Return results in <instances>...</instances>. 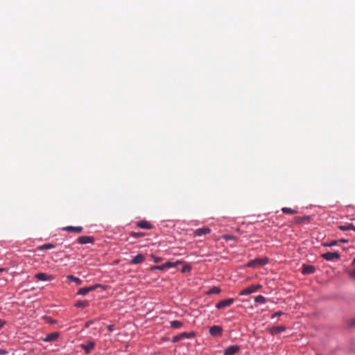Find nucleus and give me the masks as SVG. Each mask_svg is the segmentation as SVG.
<instances>
[{"mask_svg": "<svg viewBox=\"0 0 355 355\" xmlns=\"http://www.w3.org/2000/svg\"><path fill=\"white\" fill-rule=\"evenodd\" d=\"M240 350V346L231 345L225 349L223 355H234Z\"/></svg>", "mask_w": 355, "mask_h": 355, "instance_id": "obj_7", "label": "nucleus"}, {"mask_svg": "<svg viewBox=\"0 0 355 355\" xmlns=\"http://www.w3.org/2000/svg\"><path fill=\"white\" fill-rule=\"evenodd\" d=\"M268 262V259L267 257L264 258H257L249 261L247 264L248 267L255 268L258 266H261L267 264Z\"/></svg>", "mask_w": 355, "mask_h": 355, "instance_id": "obj_1", "label": "nucleus"}, {"mask_svg": "<svg viewBox=\"0 0 355 355\" xmlns=\"http://www.w3.org/2000/svg\"><path fill=\"white\" fill-rule=\"evenodd\" d=\"M222 238L226 241H230V240L236 241V238L234 236L231 235V234H224L222 236Z\"/></svg>", "mask_w": 355, "mask_h": 355, "instance_id": "obj_30", "label": "nucleus"}, {"mask_svg": "<svg viewBox=\"0 0 355 355\" xmlns=\"http://www.w3.org/2000/svg\"><path fill=\"white\" fill-rule=\"evenodd\" d=\"M137 225L141 229L151 230L153 228V225L148 221L145 220L139 221L137 223Z\"/></svg>", "mask_w": 355, "mask_h": 355, "instance_id": "obj_17", "label": "nucleus"}, {"mask_svg": "<svg viewBox=\"0 0 355 355\" xmlns=\"http://www.w3.org/2000/svg\"><path fill=\"white\" fill-rule=\"evenodd\" d=\"M223 333V329L220 326H213L209 328V334L212 336H221Z\"/></svg>", "mask_w": 355, "mask_h": 355, "instance_id": "obj_8", "label": "nucleus"}, {"mask_svg": "<svg viewBox=\"0 0 355 355\" xmlns=\"http://www.w3.org/2000/svg\"><path fill=\"white\" fill-rule=\"evenodd\" d=\"M95 347V343L93 341H88L85 344H81L80 347L85 351L86 354H89Z\"/></svg>", "mask_w": 355, "mask_h": 355, "instance_id": "obj_9", "label": "nucleus"}, {"mask_svg": "<svg viewBox=\"0 0 355 355\" xmlns=\"http://www.w3.org/2000/svg\"><path fill=\"white\" fill-rule=\"evenodd\" d=\"M191 266L190 265L185 264V265L182 267V268L181 271H182V272H189V271H191Z\"/></svg>", "mask_w": 355, "mask_h": 355, "instance_id": "obj_32", "label": "nucleus"}, {"mask_svg": "<svg viewBox=\"0 0 355 355\" xmlns=\"http://www.w3.org/2000/svg\"><path fill=\"white\" fill-rule=\"evenodd\" d=\"M164 270V264L160 265V266H153L150 267V270Z\"/></svg>", "mask_w": 355, "mask_h": 355, "instance_id": "obj_31", "label": "nucleus"}, {"mask_svg": "<svg viewBox=\"0 0 355 355\" xmlns=\"http://www.w3.org/2000/svg\"><path fill=\"white\" fill-rule=\"evenodd\" d=\"M35 277L40 281H51L53 279L52 275H47L44 272L37 273Z\"/></svg>", "mask_w": 355, "mask_h": 355, "instance_id": "obj_11", "label": "nucleus"}, {"mask_svg": "<svg viewBox=\"0 0 355 355\" xmlns=\"http://www.w3.org/2000/svg\"><path fill=\"white\" fill-rule=\"evenodd\" d=\"M211 232V229L209 227H202L196 230L193 232L195 236H201L202 235L208 234Z\"/></svg>", "mask_w": 355, "mask_h": 355, "instance_id": "obj_12", "label": "nucleus"}, {"mask_svg": "<svg viewBox=\"0 0 355 355\" xmlns=\"http://www.w3.org/2000/svg\"><path fill=\"white\" fill-rule=\"evenodd\" d=\"M283 315V312H282L281 311H277V312L275 313L272 315L271 318H272V319H273V318H275V317L280 316V315Z\"/></svg>", "mask_w": 355, "mask_h": 355, "instance_id": "obj_36", "label": "nucleus"}, {"mask_svg": "<svg viewBox=\"0 0 355 355\" xmlns=\"http://www.w3.org/2000/svg\"><path fill=\"white\" fill-rule=\"evenodd\" d=\"M67 278L73 282H75L77 285H80L82 284V280L76 277H74L73 275H68Z\"/></svg>", "mask_w": 355, "mask_h": 355, "instance_id": "obj_24", "label": "nucleus"}, {"mask_svg": "<svg viewBox=\"0 0 355 355\" xmlns=\"http://www.w3.org/2000/svg\"><path fill=\"white\" fill-rule=\"evenodd\" d=\"M193 336H194V334L193 332H191V333L183 332L177 336H173L172 338V342L177 343V342H179L180 340L184 339V338H191Z\"/></svg>", "mask_w": 355, "mask_h": 355, "instance_id": "obj_5", "label": "nucleus"}, {"mask_svg": "<svg viewBox=\"0 0 355 355\" xmlns=\"http://www.w3.org/2000/svg\"><path fill=\"white\" fill-rule=\"evenodd\" d=\"M180 263H181V261H176L175 263L167 261L166 263H165L164 264V269L169 268H171V267H175L177 264H178Z\"/></svg>", "mask_w": 355, "mask_h": 355, "instance_id": "obj_29", "label": "nucleus"}, {"mask_svg": "<svg viewBox=\"0 0 355 355\" xmlns=\"http://www.w3.org/2000/svg\"><path fill=\"white\" fill-rule=\"evenodd\" d=\"M171 327L173 329H179L182 327L183 323L178 320H173L170 322Z\"/></svg>", "mask_w": 355, "mask_h": 355, "instance_id": "obj_23", "label": "nucleus"}, {"mask_svg": "<svg viewBox=\"0 0 355 355\" xmlns=\"http://www.w3.org/2000/svg\"><path fill=\"white\" fill-rule=\"evenodd\" d=\"M340 241L342 242V243H347V240H346V239H340Z\"/></svg>", "mask_w": 355, "mask_h": 355, "instance_id": "obj_41", "label": "nucleus"}, {"mask_svg": "<svg viewBox=\"0 0 355 355\" xmlns=\"http://www.w3.org/2000/svg\"><path fill=\"white\" fill-rule=\"evenodd\" d=\"M220 293V288L217 286H213L208 291H207V295H213V294H218Z\"/></svg>", "mask_w": 355, "mask_h": 355, "instance_id": "obj_22", "label": "nucleus"}, {"mask_svg": "<svg viewBox=\"0 0 355 355\" xmlns=\"http://www.w3.org/2000/svg\"><path fill=\"white\" fill-rule=\"evenodd\" d=\"M91 324H92V321H89V322H86L85 327H87V328L89 327Z\"/></svg>", "mask_w": 355, "mask_h": 355, "instance_id": "obj_40", "label": "nucleus"}, {"mask_svg": "<svg viewBox=\"0 0 355 355\" xmlns=\"http://www.w3.org/2000/svg\"><path fill=\"white\" fill-rule=\"evenodd\" d=\"M55 245L51 243H46L38 248L39 250H49L54 248Z\"/></svg>", "mask_w": 355, "mask_h": 355, "instance_id": "obj_28", "label": "nucleus"}, {"mask_svg": "<svg viewBox=\"0 0 355 355\" xmlns=\"http://www.w3.org/2000/svg\"><path fill=\"white\" fill-rule=\"evenodd\" d=\"M339 230L342 231H347V230H354L355 232V226L352 223H348L347 225H339L338 226Z\"/></svg>", "mask_w": 355, "mask_h": 355, "instance_id": "obj_19", "label": "nucleus"}, {"mask_svg": "<svg viewBox=\"0 0 355 355\" xmlns=\"http://www.w3.org/2000/svg\"><path fill=\"white\" fill-rule=\"evenodd\" d=\"M337 243H338L337 241H333L330 243H324L323 245L325 247H331V246L336 245L337 244Z\"/></svg>", "mask_w": 355, "mask_h": 355, "instance_id": "obj_34", "label": "nucleus"}, {"mask_svg": "<svg viewBox=\"0 0 355 355\" xmlns=\"http://www.w3.org/2000/svg\"><path fill=\"white\" fill-rule=\"evenodd\" d=\"M340 255L337 252H328L322 254V257L327 261H333L334 259H338Z\"/></svg>", "mask_w": 355, "mask_h": 355, "instance_id": "obj_6", "label": "nucleus"}, {"mask_svg": "<svg viewBox=\"0 0 355 355\" xmlns=\"http://www.w3.org/2000/svg\"><path fill=\"white\" fill-rule=\"evenodd\" d=\"M282 211L284 214H295L298 213V211L297 210H295V209H291L288 207H283L282 209Z\"/></svg>", "mask_w": 355, "mask_h": 355, "instance_id": "obj_26", "label": "nucleus"}, {"mask_svg": "<svg viewBox=\"0 0 355 355\" xmlns=\"http://www.w3.org/2000/svg\"><path fill=\"white\" fill-rule=\"evenodd\" d=\"M294 220L296 223H304V222H309L310 220V216H304L303 217H295L294 218Z\"/></svg>", "mask_w": 355, "mask_h": 355, "instance_id": "obj_20", "label": "nucleus"}, {"mask_svg": "<svg viewBox=\"0 0 355 355\" xmlns=\"http://www.w3.org/2000/svg\"><path fill=\"white\" fill-rule=\"evenodd\" d=\"M89 306L87 300H78L76 302L75 306L78 308H85Z\"/></svg>", "mask_w": 355, "mask_h": 355, "instance_id": "obj_21", "label": "nucleus"}, {"mask_svg": "<svg viewBox=\"0 0 355 355\" xmlns=\"http://www.w3.org/2000/svg\"><path fill=\"white\" fill-rule=\"evenodd\" d=\"M5 321L0 319V329L5 324Z\"/></svg>", "mask_w": 355, "mask_h": 355, "instance_id": "obj_39", "label": "nucleus"}, {"mask_svg": "<svg viewBox=\"0 0 355 355\" xmlns=\"http://www.w3.org/2000/svg\"><path fill=\"white\" fill-rule=\"evenodd\" d=\"M315 268L313 266L304 264L302 266V272L304 275H311L313 274L315 272Z\"/></svg>", "mask_w": 355, "mask_h": 355, "instance_id": "obj_15", "label": "nucleus"}, {"mask_svg": "<svg viewBox=\"0 0 355 355\" xmlns=\"http://www.w3.org/2000/svg\"><path fill=\"white\" fill-rule=\"evenodd\" d=\"M129 235L134 238H140L145 236L146 234L144 232H130L129 233Z\"/></svg>", "mask_w": 355, "mask_h": 355, "instance_id": "obj_27", "label": "nucleus"}, {"mask_svg": "<svg viewBox=\"0 0 355 355\" xmlns=\"http://www.w3.org/2000/svg\"><path fill=\"white\" fill-rule=\"evenodd\" d=\"M98 287H102V286L101 284H95V285L90 286L88 287H83L78 290L77 294L80 295H85L89 292L94 291L96 288H98Z\"/></svg>", "mask_w": 355, "mask_h": 355, "instance_id": "obj_4", "label": "nucleus"}, {"mask_svg": "<svg viewBox=\"0 0 355 355\" xmlns=\"http://www.w3.org/2000/svg\"><path fill=\"white\" fill-rule=\"evenodd\" d=\"M5 270H6V268H0V272L5 271Z\"/></svg>", "mask_w": 355, "mask_h": 355, "instance_id": "obj_42", "label": "nucleus"}, {"mask_svg": "<svg viewBox=\"0 0 355 355\" xmlns=\"http://www.w3.org/2000/svg\"><path fill=\"white\" fill-rule=\"evenodd\" d=\"M151 257H152V258L153 259V261L155 263H159V262H160L162 260V259L161 257H155L154 255H152Z\"/></svg>", "mask_w": 355, "mask_h": 355, "instance_id": "obj_35", "label": "nucleus"}, {"mask_svg": "<svg viewBox=\"0 0 355 355\" xmlns=\"http://www.w3.org/2000/svg\"><path fill=\"white\" fill-rule=\"evenodd\" d=\"M144 261V255H143L142 254H139L132 258V259L130 261V264L137 265L143 263Z\"/></svg>", "mask_w": 355, "mask_h": 355, "instance_id": "obj_14", "label": "nucleus"}, {"mask_svg": "<svg viewBox=\"0 0 355 355\" xmlns=\"http://www.w3.org/2000/svg\"><path fill=\"white\" fill-rule=\"evenodd\" d=\"M234 301V300L233 298H228L220 300L216 304V308L218 309H225V307L231 306Z\"/></svg>", "mask_w": 355, "mask_h": 355, "instance_id": "obj_3", "label": "nucleus"}, {"mask_svg": "<svg viewBox=\"0 0 355 355\" xmlns=\"http://www.w3.org/2000/svg\"><path fill=\"white\" fill-rule=\"evenodd\" d=\"M349 275L351 278L355 279V268L349 272Z\"/></svg>", "mask_w": 355, "mask_h": 355, "instance_id": "obj_37", "label": "nucleus"}, {"mask_svg": "<svg viewBox=\"0 0 355 355\" xmlns=\"http://www.w3.org/2000/svg\"><path fill=\"white\" fill-rule=\"evenodd\" d=\"M60 334L58 332H52L46 336L44 338H43V341L44 342H53L55 341L59 338Z\"/></svg>", "mask_w": 355, "mask_h": 355, "instance_id": "obj_13", "label": "nucleus"}, {"mask_svg": "<svg viewBox=\"0 0 355 355\" xmlns=\"http://www.w3.org/2000/svg\"><path fill=\"white\" fill-rule=\"evenodd\" d=\"M261 287V285H251L243 289L240 293L239 295H248L252 293L256 292L259 288Z\"/></svg>", "mask_w": 355, "mask_h": 355, "instance_id": "obj_2", "label": "nucleus"}, {"mask_svg": "<svg viewBox=\"0 0 355 355\" xmlns=\"http://www.w3.org/2000/svg\"><path fill=\"white\" fill-rule=\"evenodd\" d=\"M347 324L350 327H355V317L349 319L347 321Z\"/></svg>", "mask_w": 355, "mask_h": 355, "instance_id": "obj_33", "label": "nucleus"}, {"mask_svg": "<svg viewBox=\"0 0 355 355\" xmlns=\"http://www.w3.org/2000/svg\"><path fill=\"white\" fill-rule=\"evenodd\" d=\"M77 241L80 244L93 243L94 239L92 236H81L78 238Z\"/></svg>", "mask_w": 355, "mask_h": 355, "instance_id": "obj_10", "label": "nucleus"}, {"mask_svg": "<svg viewBox=\"0 0 355 355\" xmlns=\"http://www.w3.org/2000/svg\"><path fill=\"white\" fill-rule=\"evenodd\" d=\"M83 228L80 226L73 227V226H67L62 227V230L64 232H74L76 233H81L83 232Z\"/></svg>", "mask_w": 355, "mask_h": 355, "instance_id": "obj_16", "label": "nucleus"}, {"mask_svg": "<svg viewBox=\"0 0 355 355\" xmlns=\"http://www.w3.org/2000/svg\"><path fill=\"white\" fill-rule=\"evenodd\" d=\"M8 354V352L3 349H0V355H6Z\"/></svg>", "mask_w": 355, "mask_h": 355, "instance_id": "obj_38", "label": "nucleus"}, {"mask_svg": "<svg viewBox=\"0 0 355 355\" xmlns=\"http://www.w3.org/2000/svg\"><path fill=\"white\" fill-rule=\"evenodd\" d=\"M286 330L285 326H275L270 329V332L272 335L278 334Z\"/></svg>", "mask_w": 355, "mask_h": 355, "instance_id": "obj_18", "label": "nucleus"}, {"mask_svg": "<svg viewBox=\"0 0 355 355\" xmlns=\"http://www.w3.org/2000/svg\"><path fill=\"white\" fill-rule=\"evenodd\" d=\"M254 302L257 303L265 304L266 302V299L264 296L259 295L255 297Z\"/></svg>", "mask_w": 355, "mask_h": 355, "instance_id": "obj_25", "label": "nucleus"}]
</instances>
